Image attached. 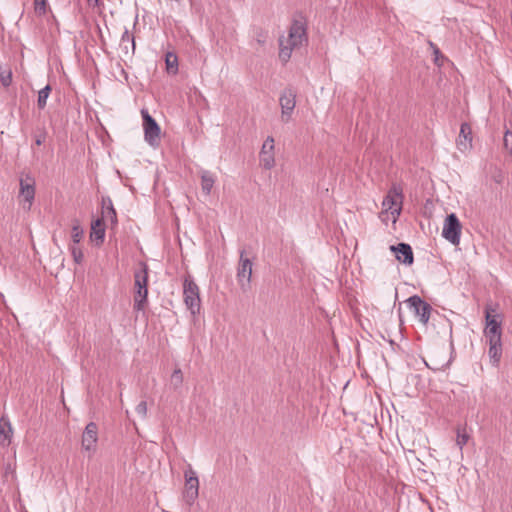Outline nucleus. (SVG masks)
I'll return each mask as SVG.
<instances>
[{
  "label": "nucleus",
  "mask_w": 512,
  "mask_h": 512,
  "mask_svg": "<svg viewBox=\"0 0 512 512\" xmlns=\"http://www.w3.org/2000/svg\"><path fill=\"white\" fill-rule=\"evenodd\" d=\"M183 383V374L180 368H177L173 371L171 375V384L174 389H178L181 387Z\"/></svg>",
  "instance_id": "obj_25"
},
{
  "label": "nucleus",
  "mask_w": 512,
  "mask_h": 512,
  "mask_svg": "<svg viewBox=\"0 0 512 512\" xmlns=\"http://www.w3.org/2000/svg\"><path fill=\"white\" fill-rule=\"evenodd\" d=\"M275 145L274 138L268 136L266 140L263 142L259 153V161L260 165L267 170L272 169L275 166Z\"/></svg>",
  "instance_id": "obj_12"
},
{
  "label": "nucleus",
  "mask_w": 512,
  "mask_h": 512,
  "mask_svg": "<svg viewBox=\"0 0 512 512\" xmlns=\"http://www.w3.org/2000/svg\"><path fill=\"white\" fill-rule=\"evenodd\" d=\"M215 181L216 178L213 173L208 170L201 171V189L205 195H210Z\"/></svg>",
  "instance_id": "obj_20"
},
{
  "label": "nucleus",
  "mask_w": 512,
  "mask_h": 512,
  "mask_svg": "<svg viewBox=\"0 0 512 512\" xmlns=\"http://www.w3.org/2000/svg\"><path fill=\"white\" fill-rule=\"evenodd\" d=\"M70 251H71L74 261L78 264L81 263L83 260V252H82L81 248L78 247L77 245L73 244L70 247Z\"/></svg>",
  "instance_id": "obj_27"
},
{
  "label": "nucleus",
  "mask_w": 512,
  "mask_h": 512,
  "mask_svg": "<svg viewBox=\"0 0 512 512\" xmlns=\"http://www.w3.org/2000/svg\"><path fill=\"white\" fill-rule=\"evenodd\" d=\"M403 189L400 184L393 183L382 201V208L379 217L381 221L387 224L391 221L395 224L401 214L403 206Z\"/></svg>",
  "instance_id": "obj_1"
},
{
  "label": "nucleus",
  "mask_w": 512,
  "mask_h": 512,
  "mask_svg": "<svg viewBox=\"0 0 512 512\" xmlns=\"http://www.w3.org/2000/svg\"><path fill=\"white\" fill-rule=\"evenodd\" d=\"M470 440V434L466 431L465 427H458L456 429V445L462 451L463 447Z\"/></svg>",
  "instance_id": "obj_22"
},
{
  "label": "nucleus",
  "mask_w": 512,
  "mask_h": 512,
  "mask_svg": "<svg viewBox=\"0 0 512 512\" xmlns=\"http://www.w3.org/2000/svg\"><path fill=\"white\" fill-rule=\"evenodd\" d=\"M84 236V231L83 229L81 228L79 222L76 220L72 226V230H71V238H72V241H73V244L77 245L80 243V241L82 240Z\"/></svg>",
  "instance_id": "obj_23"
},
{
  "label": "nucleus",
  "mask_w": 512,
  "mask_h": 512,
  "mask_svg": "<svg viewBox=\"0 0 512 512\" xmlns=\"http://www.w3.org/2000/svg\"><path fill=\"white\" fill-rule=\"evenodd\" d=\"M135 411L140 417L145 418L147 415V403L145 401H141L136 406Z\"/></svg>",
  "instance_id": "obj_28"
},
{
  "label": "nucleus",
  "mask_w": 512,
  "mask_h": 512,
  "mask_svg": "<svg viewBox=\"0 0 512 512\" xmlns=\"http://www.w3.org/2000/svg\"><path fill=\"white\" fill-rule=\"evenodd\" d=\"M255 39L258 44L264 45L267 40V32L264 30H258L255 35Z\"/></svg>",
  "instance_id": "obj_30"
},
{
  "label": "nucleus",
  "mask_w": 512,
  "mask_h": 512,
  "mask_svg": "<svg viewBox=\"0 0 512 512\" xmlns=\"http://www.w3.org/2000/svg\"><path fill=\"white\" fill-rule=\"evenodd\" d=\"M183 297L187 309L192 315L200 312L201 299L198 285L191 277H186L183 282Z\"/></svg>",
  "instance_id": "obj_4"
},
{
  "label": "nucleus",
  "mask_w": 512,
  "mask_h": 512,
  "mask_svg": "<svg viewBox=\"0 0 512 512\" xmlns=\"http://www.w3.org/2000/svg\"><path fill=\"white\" fill-rule=\"evenodd\" d=\"M391 250L395 253L398 261L406 265L413 263V252L410 245L406 243H399L397 246H391Z\"/></svg>",
  "instance_id": "obj_16"
},
{
  "label": "nucleus",
  "mask_w": 512,
  "mask_h": 512,
  "mask_svg": "<svg viewBox=\"0 0 512 512\" xmlns=\"http://www.w3.org/2000/svg\"><path fill=\"white\" fill-rule=\"evenodd\" d=\"M11 433V426L8 422L3 423L0 422V435H4L5 439H8L10 437Z\"/></svg>",
  "instance_id": "obj_29"
},
{
  "label": "nucleus",
  "mask_w": 512,
  "mask_h": 512,
  "mask_svg": "<svg viewBox=\"0 0 512 512\" xmlns=\"http://www.w3.org/2000/svg\"><path fill=\"white\" fill-rule=\"evenodd\" d=\"M306 41L305 28L301 23H294L290 30L287 39H280L279 58L282 62H287L292 54V51L300 47Z\"/></svg>",
  "instance_id": "obj_2"
},
{
  "label": "nucleus",
  "mask_w": 512,
  "mask_h": 512,
  "mask_svg": "<svg viewBox=\"0 0 512 512\" xmlns=\"http://www.w3.org/2000/svg\"><path fill=\"white\" fill-rule=\"evenodd\" d=\"M102 219L103 221H110L112 225L117 223V215L116 211L112 205V201L110 199H103L102 202Z\"/></svg>",
  "instance_id": "obj_19"
},
{
  "label": "nucleus",
  "mask_w": 512,
  "mask_h": 512,
  "mask_svg": "<svg viewBox=\"0 0 512 512\" xmlns=\"http://www.w3.org/2000/svg\"><path fill=\"white\" fill-rule=\"evenodd\" d=\"M457 146L462 152H465L472 147V129L468 123L461 124Z\"/></svg>",
  "instance_id": "obj_15"
},
{
  "label": "nucleus",
  "mask_w": 512,
  "mask_h": 512,
  "mask_svg": "<svg viewBox=\"0 0 512 512\" xmlns=\"http://www.w3.org/2000/svg\"><path fill=\"white\" fill-rule=\"evenodd\" d=\"M408 308L415 314L419 321L426 325L429 321L432 307L419 296L413 295L406 300Z\"/></svg>",
  "instance_id": "obj_10"
},
{
  "label": "nucleus",
  "mask_w": 512,
  "mask_h": 512,
  "mask_svg": "<svg viewBox=\"0 0 512 512\" xmlns=\"http://www.w3.org/2000/svg\"><path fill=\"white\" fill-rule=\"evenodd\" d=\"M145 141L152 147L160 143V127L154 118L146 110L141 111Z\"/></svg>",
  "instance_id": "obj_6"
},
{
  "label": "nucleus",
  "mask_w": 512,
  "mask_h": 512,
  "mask_svg": "<svg viewBox=\"0 0 512 512\" xmlns=\"http://www.w3.org/2000/svg\"><path fill=\"white\" fill-rule=\"evenodd\" d=\"M98 441V426L94 422L86 425L81 439L82 448L87 452H95Z\"/></svg>",
  "instance_id": "obj_13"
},
{
  "label": "nucleus",
  "mask_w": 512,
  "mask_h": 512,
  "mask_svg": "<svg viewBox=\"0 0 512 512\" xmlns=\"http://www.w3.org/2000/svg\"><path fill=\"white\" fill-rule=\"evenodd\" d=\"M105 237V227L103 223V219H96L91 224V232L90 239L96 242L97 245L101 244L104 241Z\"/></svg>",
  "instance_id": "obj_17"
},
{
  "label": "nucleus",
  "mask_w": 512,
  "mask_h": 512,
  "mask_svg": "<svg viewBox=\"0 0 512 512\" xmlns=\"http://www.w3.org/2000/svg\"><path fill=\"white\" fill-rule=\"evenodd\" d=\"M99 0H87V3L90 7H95L98 5Z\"/></svg>",
  "instance_id": "obj_33"
},
{
  "label": "nucleus",
  "mask_w": 512,
  "mask_h": 512,
  "mask_svg": "<svg viewBox=\"0 0 512 512\" xmlns=\"http://www.w3.org/2000/svg\"><path fill=\"white\" fill-rule=\"evenodd\" d=\"M252 276V262L244 257V251L240 253V259L237 267V281L242 290H247L250 286Z\"/></svg>",
  "instance_id": "obj_11"
},
{
  "label": "nucleus",
  "mask_w": 512,
  "mask_h": 512,
  "mask_svg": "<svg viewBox=\"0 0 512 512\" xmlns=\"http://www.w3.org/2000/svg\"><path fill=\"white\" fill-rule=\"evenodd\" d=\"M134 288V309L142 311L148 296V266L144 262H141L134 272Z\"/></svg>",
  "instance_id": "obj_3"
},
{
  "label": "nucleus",
  "mask_w": 512,
  "mask_h": 512,
  "mask_svg": "<svg viewBox=\"0 0 512 512\" xmlns=\"http://www.w3.org/2000/svg\"><path fill=\"white\" fill-rule=\"evenodd\" d=\"M129 41L132 42V47L134 49L135 48L134 38L132 35H130L128 30H125V32L122 34L121 42L124 43V42H129Z\"/></svg>",
  "instance_id": "obj_31"
},
{
  "label": "nucleus",
  "mask_w": 512,
  "mask_h": 512,
  "mask_svg": "<svg viewBox=\"0 0 512 512\" xmlns=\"http://www.w3.org/2000/svg\"><path fill=\"white\" fill-rule=\"evenodd\" d=\"M281 107V121L288 123L292 119V114L296 106V92L291 88L282 91L279 97Z\"/></svg>",
  "instance_id": "obj_8"
},
{
  "label": "nucleus",
  "mask_w": 512,
  "mask_h": 512,
  "mask_svg": "<svg viewBox=\"0 0 512 512\" xmlns=\"http://www.w3.org/2000/svg\"><path fill=\"white\" fill-rule=\"evenodd\" d=\"M1 82L4 86H9L12 82V73L9 71L6 75H2Z\"/></svg>",
  "instance_id": "obj_32"
},
{
  "label": "nucleus",
  "mask_w": 512,
  "mask_h": 512,
  "mask_svg": "<svg viewBox=\"0 0 512 512\" xmlns=\"http://www.w3.org/2000/svg\"><path fill=\"white\" fill-rule=\"evenodd\" d=\"M489 342V357L493 365L497 366L502 356V342L501 339H488Z\"/></svg>",
  "instance_id": "obj_18"
},
{
  "label": "nucleus",
  "mask_w": 512,
  "mask_h": 512,
  "mask_svg": "<svg viewBox=\"0 0 512 512\" xmlns=\"http://www.w3.org/2000/svg\"><path fill=\"white\" fill-rule=\"evenodd\" d=\"M51 92V87L49 85L42 88L38 93L37 105L40 109H43L46 106L47 99Z\"/></svg>",
  "instance_id": "obj_24"
},
{
  "label": "nucleus",
  "mask_w": 512,
  "mask_h": 512,
  "mask_svg": "<svg viewBox=\"0 0 512 512\" xmlns=\"http://www.w3.org/2000/svg\"><path fill=\"white\" fill-rule=\"evenodd\" d=\"M35 196L34 180L30 177L20 180V197L27 203L29 209Z\"/></svg>",
  "instance_id": "obj_14"
},
{
  "label": "nucleus",
  "mask_w": 512,
  "mask_h": 512,
  "mask_svg": "<svg viewBox=\"0 0 512 512\" xmlns=\"http://www.w3.org/2000/svg\"><path fill=\"white\" fill-rule=\"evenodd\" d=\"M36 145H41L43 143V139L41 137H38L35 141Z\"/></svg>",
  "instance_id": "obj_34"
},
{
  "label": "nucleus",
  "mask_w": 512,
  "mask_h": 512,
  "mask_svg": "<svg viewBox=\"0 0 512 512\" xmlns=\"http://www.w3.org/2000/svg\"><path fill=\"white\" fill-rule=\"evenodd\" d=\"M34 11L39 16L46 14L47 0H34Z\"/></svg>",
  "instance_id": "obj_26"
},
{
  "label": "nucleus",
  "mask_w": 512,
  "mask_h": 512,
  "mask_svg": "<svg viewBox=\"0 0 512 512\" xmlns=\"http://www.w3.org/2000/svg\"><path fill=\"white\" fill-rule=\"evenodd\" d=\"M461 224L458 217L451 213L449 214L443 225L442 236L453 245H458L460 242Z\"/></svg>",
  "instance_id": "obj_9"
},
{
  "label": "nucleus",
  "mask_w": 512,
  "mask_h": 512,
  "mask_svg": "<svg viewBox=\"0 0 512 512\" xmlns=\"http://www.w3.org/2000/svg\"><path fill=\"white\" fill-rule=\"evenodd\" d=\"M184 499L192 505L199 495V479L196 472L189 466L185 472Z\"/></svg>",
  "instance_id": "obj_7"
},
{
  "label": "nucleus",
  "mask_w": 512,
  "mask_h": 512,
  "mask_svg": "<svg viewBox=\"0 0 512 512\" xmlns=\"http://www.w3.org/2000/svg\"><path fill=\"white\" fill-rule=\"evenodd\" d=\"M486 328L485 335L487 339H501V315L496 314V308L487 305L485 308Z\"/></svg>",
  "instance_id": "obj_5"
},
{
  "label": "nucleus",
  "mask_w": 512,
  "mask_h": 512,
  "mask_svg": "<svg viewBox=\"0 0 512 512\" xmlns=\"http://www.w3.org/2000/svg\"><path fill=\"white\" fill-rule=\"evenodd\" d=\"M166 70L169 74L175 75L178 72V57L173 52H167L165 55Z\"/></svg>",
  "instance_id": "obj_21"
}]
</instances>
